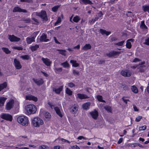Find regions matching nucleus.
Wrapping results in <instances>:
<instances>
[{
	"instance_id": "13d9d810",
	"label": "nucleus",
	"mask_w": 149,
	"mask_h": 149,
	"mask_svg": "<svg viewBox=\"0 0 149 149\" xmlns=\"http://www.w3.org/2000/svg\"><path fill=\"white\" fill-rule=\"evenodd\" d=\"M144 44L148 45H149V38H148L146 39L145 40Z\"/></svg>"
},
{
	"instance_id": "a19ab883",
	"label": "nucleus",
	"mask_w": 149,
	"mask_h": 149,
	"mask_svg": "<svg viewBox=\"0 0 149 149\" xmlns=\"http://www.w3.org/2000/svg\"><path fill=\"white\" fill-rule=\"evenodd\" d=\"M104 108L108 112L110 113L111 112L112 110L111 107L109 106H106L104 107Z\"/></svg>"
},
{
	"instance_id": "bb28decb",
	"label": "nucleus",
	"mask_w": 149,
	"mask_h": 149,
	"mask_svg": "<svg viewBox=\"0 0 149 149\" xmlns=\"http://www.w3.org/2000/svg\"><path fill=\"white\" fill-rule=\"evenodd\" d=\"M70 63H72L73 67H76L79 66V64L77 63V61L74 60H71Z\"/></svg>"
},
{
	"instance_id": "864d4df0",
	"label": "nucleus",
	"mask_w": 149,
	"mask_h": 149,
	"mask_svg": "<svg viewBox=\"0 0 149 149\" xmlns=\"http://www.w3.org/2000/svg\"><path fill=\"white\" fill-rule=\"evenodd\" d=\"M68 85L70 88H72L75 86V85L72 82L68 83Z\"/></svg>"
},
{
	"instance_id": "423d86ee",
	"label": "nucleus",
	"mask_w": 149,
	"mask_h": 149,
	"mask_svg": "<svg viewBox=\"0 0 149 149\" xmlns=\"http://www.w3.org/2000/svg\"><path fill=\"white\" fill-rule=\"evenodd\" d=\"M1 117L3 119L11 121L12 120V116L8 113H3L1 115Z\"/></svg>"
},
{
	"instance_id": "39448f33",
	"label": "nucleus",
	"mask_w": 149,
	"mask_h": 149,
	"mask_svg": "<svg viewBox=\"0 0 149 149\" xmlns=\"http://www.w3.org/2000/svg\"><path fill=\"white\" fill-rule=\"evenodd\" d=\"M8 39L11 42H18L21 40L20 38L15 36L14 35H8Z\"/></svg>"
},
{
	"instance_id": "a878e982",
	"label": "nucleus",
	"mask_w": 149,
	"mask_h": 149,
	"mask_svg": "<svg viewBox=\"0 0 149 149\" xmlns=\"http://www.w3.org/2000/svg\"><path fill=\"white\" fill-rule=\"evenodd\" d=\"M39 45L36 44L34 46H31L30 48L32 51L34 52L37 50L39 48Z\"/></svg>"
},
{
	"instance_id": "72a5a7b5",
	"label": "nucleus",
	"mask_w": 149,
	"mask_h": 149,
	"mask_svg": "<svg viewBox=\"0 0 149 149\" xmlns=\"http://www.w3.org/2000/svg\"><path fill=\"white\" fill-rule=\"evenodd\" d=\"M140 27L143 29H146L147 28V27L145 24L144 21H143L141 22Z\"/></svg>"
},
{
	"instance_id": "37998d69",
	"label": "nucleus",
	"mask_w": 149,
	"mask_h": 149,
	"mask_svg": "<svg viewBox=\"0 0 149 149\" xmlns=\"http://www.w3.org/2000/svg\"><path fill=\"white\" fill-rule=\"evenodd\" d=\"M20 57L24 60H28L29 59V57L28 55H26L24 56H21Z\"/></svg>"
},
{
	"instance_id": "c85d7f7f",
	"label": "nucleus",
	"mask_w": 149,
	"mask_h": 149,
	"mask_svg": "<svg viewBox=\"0 0 149 149\" xmlns=\"http://www.w3.org/2000/svg\"><path fill=\"white\" fill-rule=\"evenodd\" d=\"M91 46L90 44H86L82 48V49L86 50L90 49L91 48Z\"/></svg>"
},
{
	"instance_id": "09e8293b",
	"label": "nucleus",
	"mask_w": 149,
	"mask_h": 149,
	"mask_svg": "<svg viewBox=\"0 0 149 149\" xmlns=\"http://www.w3.org/2000/svg\"><path fill=\"white\" fill-rule=\"evenodd\" d=\"M146 129V126L145 125H144L141 127H140L139 128V130L140 131L141 130H145Z\"/></svg>"
},
{
	"instance_id": "dca6fc26",
	"label": "nucleus",
	"mask_w": 149,
	"mask_h": 149,
	"mask_svg": "<svg viewBox=\"0 0 149 149\" xmlns=\"http://www.w3.org/2000/svg\"><path fill=\"white\" fill-rule=\"evenodd\" d=\"M26 100H32L35 102H36L38 100V98L36 97L31 95H28L26 96Z\"/></svg>"
},
{
	"instance_id": "7c9ffc66",
	"label": "nucleus",
	"mask_w": 149,
	"mask_h": 149,
	"mask_svg": "<svg viewBox=\"0 0 149 149\" xmlns=\"http://www.w3.org/2000/svg\"><path fill=\"white\" fill-rule=\"evenodd\" d=\"M142 8L144 12L149 11V5H144L142 6Z\"/></svg>"
},
{
	"instance_id": "6ab92c4d",
	"label": "nucleus",
	"mask_w": 149,
	"mask_h": 149,
	"mask_svg": "<svg viewBox=\"0 0 149 149\" xmlns=\"http://www.w3.org/2000/svg\"><path fill=\"white\" fill-rule=\"evenodd\" d=\"M54 109L57 114L60 117H63V115L60 109L57 107H54Z\"/></svg>"
},
{
	"instance_id": "2eb2a0df",
	"label": "nucleus",
	"mask_w": 149,
	"mask_h": 149,
	"mask_svg": "<svg viewBox=\"0 0 149 149\" xmlns=\"http://www.w3.org/2000/svg\"><path fill=\"white\" fill-rule=\"evenodd\" d=\"M42 60L43 62V63L47 66L50 65L52 62L50 61V60L47 58H42L41 59Z\"/></svg>"
},
{
	"instance_id": "f03ea898",
	"label": "nucleus",
	"mask_w": 149,
	"mask_h": 149,
	"mask_svg": "<svg viewBox=\"0 0 149 149\" xmlns=\"http://www.w3.org/2000/svg\"><path fill=\"white\" fill-rule=\"evenodd\" d=\"M18 123L21 125L26 126L28 125L29 122L28 118L24 116H18L17 118Z\"/></svg>"
},
{
	"instance_id": "69168bd1",
	"label": "nucleus",
	"mask_w": 149,
	"mask_h": 149,
	"mask_svg": "<svg viewBox=\"0 0 149 149\" xmlns=\"http://www.w3.org/2000/svg\"><path fill=\"white\" fill-rule=\"evenodd\" d=\"M141 61V60L138 58H135L132 61V62L136 63L138 62H139Z\"/></svg>"
},
{
	"instance_id": "b1692460",
	"label": "nucleus",
	"mask_w": 149,
	"mask_h": 149,
	"mask_svg": "<svg viewBox=\"0 0 149 149\" xmlns=\"http://www.w3.org/2000/svg\"><path fill=\"white\" fill-rule=\"evenodd\" d=\"M26 40L28 44H30L32 42L35 41L34 37H32L31 38L27 37L26 39Z\"/></svg>"
},
{
	"instance_id": "6e6d98bb",
	"label": "nucleus",
	"mask_w": 149,
	"mask_h": 149,
	"mask_svg": "<svg viewBox=\"0 0 149 149\" xmlns=\"http://www.w3.org/2000/svg\"><path fill=\"white\" fill-rule=\"evenodd\" d=\"M126 15L128 17H132L133 16V14L131 11H127Z\"/></svg>"
},
{
	"instance_id": "4c0bfd02",
	"label": "nucleus",
	"mask_w": 149,
	"mask_h": 149,
	"mask_svg": "<svg viewBox=\"0 0 149 149\" xmlns=\"http://www.w3.org/2000/svg\"><path fill=\"white\" fill-rule=\"evenodd\" d=\"M97 98L98 101L101 102H105V101L102 100V97L100 95H98L97 96Z\"/></svg>"
},
{
	"instance_id": "052dcab7",
	"label": "nucleus",
	"mask_w": 149,
	"mask_h": 149,
	"mask_svg": "<svg viewBox=\"0 0 149 149\" xmlns=\"http://www.w3.org/2000/svg\"><path fill=\"white\" fill-rule=\"evenodd\" d=\"M99 19V17H96L95 18L93 19L90 22L94 23L95 21Z\"/></svg>"
},
{
	"instance_id": "c9c22d12",
	"label": "nucleus",
	"mask_w": 149,
	"mask_h": 149,
	"mask_svg": "<svg viewBox=\"0 0 149 149\" xmlns=\"http://www.w3.org/2000/svg\"><path fill=\"white\" fill-rule=\"evenodd\" d=\"M44 115L45 118H47L48 120L50 119L51 115L48 112H46L44 113Z\"/></svg>"
},
{
	"instance_id": "20e7f679",
	"label": "nucleus",
	"mask_w": 149,
	"mask_h": 149,
	"mask_svg": "<svg viewBox=\"0 0 149 149\" xmlns=\"http://www.w3.org/2000/svg\"><path fill=\"white\" fill-rule=\"evenodd\" d=\"M43 120L39 118H35L32 120V124L34 126L38 127L43 124Z\"/></svg>"
},
{
	"instance_id": "4d7b16f0",
	"label": "nucleus",
	"mask_w": 149,
	"mask_h": 149,
	"mask_svg": "<svg viewBox=\"0 0 149 149\" xmlns=\"http://www.w3.org/2000/svg\"><path fill=\"white\" fill-rule=\"evenodd\" d=\"M137 146H138L140 148H143V146L142 145L140 144L139 143H135L134 144V146L136 147Z\"/></svg>"
},
{
	"instance_id": "e2e57ef3",
	"label": "nucleus",
	"mask_w": 149,
	"mask_h": 149,
	"mask_svg": "<svg viewBox=\"0 0 149 149\" xmlns=\"http://www.w3.org/2000/svg\"><path fill=\"white\" fill-rule=\"evenodd\" d=\"M142 118V117L141 116H138L136 118L135 120L136 122H139Z\"/></svg>"
},
{
	"instance_id": "9d476101",
	"label": "nucleus",
	"mask_w": 149,
	"mask_h": 149,
	"mask_svg": "<svg viewBox=\"0 0 149 149\" xmlns=\"http://www.w3.org/2000/svg\"><path fill=\"white\" fill-rule=\"evenodd\" d=\"M13 13L18 12L20 13L23 12L26 13L27 12V11L26 10L21 9L18 6H16L15 7L13 10Z\"/></svg>"
},
{
	"instance_id": "473e14b6",
	"label": "nucleus",
	"mask_w": 149,
	"mask_h": 149,
	"mask_svg": "<svg viewBox=\"0 0 149 149\" xmlns=\"http://www.w3.org/2000/svg\"><path fill=\"white\" fill-rule=\"evenodd\" d=\"M2 49L6 54H10L11 53L10 51L8 48L3 47L2 48Z\"/></svg>"
},
{
	"instance_id": "49530a36",
	"label": "nucleus",
	"mask_w": 149,
	"mask_h": 149,
	"mask_svg": "<svg viewBox=\"0 0 149 149\" xmlns=\"http://www.w3.org/2000/svg\"><path fill=\"white\" fill-rule=\"evenodd\" d=\"M124 42L125 41L123 40L121 41L118 42V43H115V45H118V46H122L123 45Z\"/></svg>"
},
{
	"instance_id": "774afa93",
	"label": "nucleus",
	"mask_w": 149,
	"mask_h": 149,
	"mask_svg": "<svg viewBox=\"0 0 149 149\" xmlns=\"http://www.w3.org/2000/svg\"><path fill=\"white\" fill-rule=\"evenodd\" d=\"M38 33H39L38 32H34L33 33V36L32 37H34V39H35L36 36L38 34Z\"/></svg>"
},
{
	"instance_id": "f3484780",
	"label": "nucleus",
	"mask_w": 149,
	"mask_h": 149,
	"mask_svg": "<svg viewBox=\"0 0 149 149\" xmlns=\"http://www.w3.org/2000/svg\"><path fill=\"white\" fill-rule=\"evenodd\" d=\"M77 96L81 100L87 99L89 98L88 96L84 94L78 93L77 94Z\"/></svg>"
},
{
	"instance_id": "c03bdc74",
	"label": "nucleus",
	"mask_w": 149,
	"mask_h": 149,
	"mask_svg": "<svg viewBox=\"0 0 149 149\" xmlns=\"http://www.w3.org/2000/svg\"><path fill=\"white\" fill-rule=\"evenodd\" d=\"M126 47L128 49H130L132 47V45L130 42H129L128 41H127L126 44Z\"/></svg>"
},
{
	"instance_id": "bf43d9fd",
	"label": "nucleus",
	"mask_w": 149,
	"mask_h": 149,
	"mask_svg": "<svg viewBox=\"0 0 149 149\" xmlns=\"http://www.w3.org/2000/svg\"><path fill=\"white\" fill-rule=\"evenodd\" d=\"M77 139L79 140H81L82 139H84L87 140L88 139L82 136H80L78 137Z\"/></svg>"
},
{
	"instance_id": "4468645a",
	"label": "nucleus",
	"mask_w": 149,
	"mask_h": 149,
	"mask_svg": "<svg viewBox=\"0 0 149 149\" xmlns=\"http://www.w3.org/2000/svg\"><path fill=\"white\" fill-rule=\"evenodd\" d=\"M47 35L44 33H43L40 38V41L41 42H47L49 41V40L47 39Z\"/></svg>"
},
{
	"instance_id": "79ce46f5",
	"label": "nucleus",
	"mask_w": 149,
	"mask_h": 149,
	"mask_svg": "<svg viewBox=\"0 0 149 149\" xmlns=\"http://www.w3.org/2000/svg\"><path fill=\"white\" fill-rule=\"evenodd\" d=\"M80 19V18L78 16H76L74 17L73 19V21L75 22H77Z\"/></svg>"
},
{
	"instance_id": "e433bc0d",
	"label": "nucleus",
	"mask_w": 149,
	"mask_h": 149,
	"mask_svg": "<svg viewBox=\"0 0 149 149\" xmlns=\"http://www.w3.org/2000/svg\"><path fill=\"white\" fill-rule=\"evenodd\" d=\"M61 65L64 68H68L69 67V64L67 61L61 63Z\"/></svg>"
},
{
	"instance_id": "f704fd0d",
	"label": "nucleus",
	"mask_w": 149,
	"mask_h": 149,
	"mask_svg": "<svg viewBox=\"0 0 149 149\" xmlns=\"http://www.w3.org/2000/svg\"><path fill=\"white\" fill-rule=\"evenodd\" d=\"M131 89L132 91L135 93H137L138 92V89L136 86H132Z\"/></svg>"
},
{
	"instance_id": "5701e85b",
	"label": "nucleus",
	"mask_w": 149,
	"mask_h": 149,
	"mask_svg": "<svg viewBox=\"0 0 149 149\" xmlns=\"http://www.w3.org/2000/svg\"><path fill=\"white\" fill-rule=\"evenodd\" d=\"M7 98L4 97H0V107L4 105V102Z\"/></svg>"
},
{
	"instance_id": "aec40b11",
	"label": "nucleus",
	"mask_w": 149,
	"mask_h": 149,
	"mask_svg": "<svg viewBox=\"0 0 149 149\" xmlns=\"http://www.w3.org/2000/svg\"><path fill=\"white\" fill-rule=\"evenodd\" d=\"M33 80L35 83L38 86H40L43 84V80L42 79H33Z\"/></svg>"
},
{
	"instance_id": "a18cd8bd",
	"label": "nucleus",
	"mask_w": 149,
	"mask_h": 149,
	"mask_svg": "<svg viewBox=\"0 0 149 149\" xmlns=\"http://www.w3.org/2000/svg\"><path fill=\"white\" fill-rule=\"evenodd\" d=\"M59 6H56L52 8V11L54 12H56L58 10Z\"/></svg>"
},
{
	"instance_id": "8fccbe9b",
	"label": "nucleus",
	"mask_w": 149,
	"mask_h": 149,
	"mask_svg": "<svg viewBox=\"0 0 149 149\" xmlns=\"http://www.w3.org/2000/svg\"><path fill=\"white\" fill-rule=\"evenodd\" d=\"M39 149H47L48 147L45 145H41L39 146Z\"/></svg>"
},
{
	"instance_id": "9b49d317",
	"label": "nucleus",
	"mask_w": 149,
	"mask_h": 149,
	"mask_svg": "<svg viewBox=\"0 0 149 149\" xmlns=\"http://www.w3.org/2000/svg\"><path fill=\"white\" fill-rule=\"evenodd\" d=\"M90 114L92 117L94 119L96 120L98 116V111L95 109L90 113Z\"/></svg>"
},
{
	"instance_id": "ea45409f",
	"label": "nucleus",
	"mask_w": 149,
	"mask_h": 149,
	"mask_svg": "<svg viewBox=\"0 0 149 149\" xmlns=\"http://www.w3.org/2000/svg\"><path fill=\"white\" fill-rule=\"evenodd\" d=\"M65 92L67 94L69 95H72V91L68 88H66Z\"/></svg>"
},
{
	"instance_id": "f257e3e1",
	"label": "nucleus",
	"mask_w": 149,
	"mask_h": 149,
	"mask_svg": "<svg viewBox=\"0 0 149 149\" xmlns=\"http://www.w3.org/2000/svg\"><path fill=\"white\" fill-rule=\"evenodd\" d=\"M25 109L26 111V114L28 115L35 113L36 111V107L33 104L27 105L25 107Z\"/></svg>"
},
{
	"instance_id": "0e129e2a",
	"label": "nucleus",
	"mask_w": 149,
	"mask_h": 149,
	"mask_svg": "<svg viewBox=\"0 0 149 149\" xmlns=\"http://www.w3.org/2000/svg\"><path fill=\"white\" fill-rule=\"evenodd\" d=\"M73 73L74 74V75H79V72L75 70H73Z\"/></svg>"
},
{
	"instance_id": "2f4dec72",
	"label": "nucleus",
	"mask_w": 149,
	"mask_h": 149,
	"mask_svg": "<svg viewBox=\"0 0 149 149\" xmlns=\"http://www.w3.org/2000/svg\"><path fill=\"white\" fill-rule=\"evenodd\" d=\"M57 51L59 52V53L62 55L65 56L66 55V50L64 49H57Z\"/></svg>"
},
{
	"instance_id": "c756f323",
	"label": "nucleus",
	"mask_w": 149,
	"mask_h": 149,
	"mask_svg": "<svg viewBox=\"0 0 149 149\" xmlns=\"http://www.w3.org/2000/svg\"><path fill=\"white\" fill-rule=\"evenodd\" d=\"M83 4L85 5L89 4L91 5L93 4V3L89 0H81Z\"/></svg>"
},
{
	"instance_id": "680f3d73",
	"label": "nucleus",
	"mask_w": 149,
	"mask_h": 149,
	"mask_svg": "<svg viewBox=\"0 0 149 149\" xmlns=\"http://www.w3.org/2000/svg\"><path fill=\"white\" fill-rule=\"evenodd\" d=\"M121 87L124 89V90H128L129 88L127 86L125 85L124 84H122V85Z\"/></svg>"
},
{
	"instance_id": "0eeeda50",
	"label": "nucleus",
	"mask_w": 149,
	"mask_h": 149,
	"mask_svg": "<svg viewBox=\"0 0 149 149\" xmlns=\"http://www.w3.org/2000/svg\"><path fill=\"white\" fill-rule=\"evenodd\" d=\"M120 74L124 77H130L131 75V72L129 70H122L121 71Z\"/></svg>"
},
{
	"instance_id": "393cba45",
	"label": "nucleus",
	"mask_w": 149,
	"mask_h": 149,
	"mask_svg": "<svg viewBox=\"0 0 149 149\" xmlns=\"http://www.w3.org/2000/svg\"><path fill=\"white\" fill-rule=\"evenodd\" d=\"M7 86V84L6 82H4L0 84V91L6 88Z\"/></svg>"
},
{
	"instance_id": "4be33fe9",
	"label": "nucleus",
	"mask_w": 149,
	"mask_h": 149,
	"mask_svg": "<svg viewBox=\"0 0 149 149\" xmlns=\"http://www.w3.org/2000/svg\"><path fill=\"white\" fill-rule=\"evenodd\" d=\"M100 32L102 35H106L107 36H108L109 35L111 32L110 31H107L105 30L102 29H100Z\"/></svg>"
},
{
	"instance_id": "cd10ccee",
	"label": "nucleus",
	"mask_w": 149,
	"mask_h": 149,
	"mask_svg": "<svg viewBox=\"0 0 149 149\" xmlns=\"http://www.w3.org/2000/svg\"><path fill=\"white\" fill-rule=\"evenodd\" d=\"M146 68L145 65H140L138 67L137 69L139 70V71L141 72H143L145 71V68Z\"/></svg>"
},
{
	"instance_id": "338daca9",
	"label": "nucleus",
	"mask_w": 149,
	"mask_h": 149,
	"mask_svg": "<svg viewBox=\"0 0 149 149\" xmlns=\"http://www.w3.org/2000/svg\"><path fill=\"white\" fill-rule=\"evenodd\" d=\"M24 21L26 23H30L31 22V20L29 18H27L24 20Z\"/></svg>"
},
{
	"instance_id": "f8f14e48",
	"label": "nucleus",
	"mask_w": 149,
	"mask_h": 149,
	"mask_svg": "<svg viewBox=\"0 0 149 149\" xmlns=\"http://www.w3.org/2000/svg\"><path fill=\"white\" fill-rule=\"evenodd\" d=\"M14 65L17 69H19L22 68V65L19 61L17 59L15 58L14 59Z\"/></svg>"
},
{
	"instance_id": "58836bf2",
	"label": "nucleus",
	"mask_w": 149,
	"mask_h": 149,
	"mask_svg": "<svg viewBox=\"0 0 149 149\" xmlns=\"http://www.w3.org/2000/svg\"><path fill=\"white\" fill-rule=\"evenodd\" d=\"M54 70L55 72L57 73L61 72L62 70V68H54Z\"/></svg>"
},
{
	"instance_id": "5fc2aeb1",
	"label": "nucleus",
	"mask_w": 149,
	"mask_h": 149,
	"mask_svg": "<svg viewBox=\"0 0 149 149\" xmlns=\"http://www.w3.org/2000/svg\"><path fill=\"white\" fill-rule=\"evenodd\" d=\"M21 2H25L28 3H32L33 2L32 0H20Z\"/></svg>"
},
{
	"instance_id": "3c124183",
	"label": "nucleus",
	"mask_w": 149,
	"mask_h": 149,
	"mask_svg": "<svg viewBox=\"0 0 149 149\" xmlns=\"http://www.w3.org/2000/svg\"><path fill=\"white\" fill-rule=\"evenodd\" d=\"M13 48L15 49H17L19 50H23V48L22 47H13Z\"/></svg>"
},
{
	"instance_id": "a211bd4d",
	"label": "nucleus",
	"mask_w": 149,
	"mask_h": 149,
	"mask_svg": "<svg viewBox=\"0 0 149 149\" xmlns=\"http://www.w3.org/2000/svg\"><path fill=\"white\" fill-rule=\"evenodd\" d=\"M63 86H61L58 88H53V91H54L56 94H59L61 92L62 90Z\"/></svg>"
},
{
	"instance_id": "ddd939ff",
	"label": "nucleus",
	"mask_w": 149,
	"mask_h": 149,
	"mask_svg": "<svg viewBox=\"0 0 149 149\" xmlns=\"http://www.w3.org/2000/svg\"><path fill=\"white\" fill-rule=\"evenodd\" d=\"M78 110V106L77 105H74L71 107L70 109V111L73 114L76 113Z\"/></svg>"
},
{
	"instance_id": "603ef678",
	"label": "nucleus",
	"mask_w": 149,
	"mask_h": 149,
	"mask_svg": "<svg viewBox=\"0 0 149 149\" xmlns=\"http://www.w3.org/2000/svg\"><path fill=\"white\" fill-rule=\"evenodd\" d=\"M32 19L35 22V23H33L32 24L37 25L39 23V22L38 19L34 18H32Z\"/></svg>"
},
{
	"instance_id": "412c9836",
	"label": "nucleus",
	"mask_w": 149,
	"mask_h": 149,
	"mask_svg": "<svg viewBox=\"0 0 149 149\" xmlns=\"http://www.w3.org/2000/svg\"><path fill=\"white\" fill-rule=\"evenodd\" d=\"M91 105V103L89 102H88L82 105L83 109L85 110H87L89 108Z\"/></svg>"
},
{
	"instance_id": "de8ad7c7",
	"label": "nucleus",
	"mask_w": 149,
	"mask_h": 149,
	"mask_svg": "<svg viewBox=\"0 0 149 149\" xmlns=\"http://www.w3.org/2000/svg\"><path fill=\"white\" fill-rule=\"evenodd\" d=\"M61 21V17H59L57 19V21L55 22L54 25L56 26L58 23H60Z\"/></svg>"
},
{
	"instance_id": "6e6552de",
	"label": "nucleus",
	"mask_w": 149,
	"mask_h": 149,
	"mask_svg": "<svg viewBox=\"0 0 149 149\" xmlns=\"http://www.w3.org/2000/svg\"><path fill=\"white\" fill-rule=\"evenodd\" d=\"M14 103V100H10L6 105V109L7 110H9L13 108Z\"/></svg>"
},
{
	"instance_id": "1a4fd4ad",
	"label": "nucleus",
	"mask_w": 149,
	"mask_h": 149,
	"mask_svg": "<svg viewBox=\"0 0 149 149\" xmlns=\"http://www.w3.org/2000/svg\"><path fill=\"white\" fill-rule=\"evenodd\" d=\"M121 53V52H117L112 51L107 53L106 54V55L109 57H111L113 56L118 55Z\"/></svg>"
},
{
	"instance_id": "7ed1b4c3",
	"label": "nucleus",
	"mask_w": 149,
	"mask_h": 149,
	"mask_svg": "<svg viewBox=\"0 0 149 149\" xmlns=\"http://www.w3.org/2000/svg\"><path fill=\"white\" fill-rule=\"evenodd\" d=\"M36 16L39 17L42 19L43 22H46L48 20L46 12L45 11L42 10L40 12L35 13Z\"/></svg>"
}]
</instances>
